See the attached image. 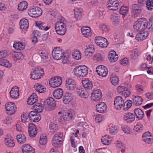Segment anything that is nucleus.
<instances>
[{
	"mask_svg": "<svg viewBox=\"0 0 153 153\" xmlns=\"http://www.w3.org/2000/svg\"><path fill=\"white\" fill-rule=\"evenodd\" d=\"M74 75L79 77H84L88 74V68L83 65L76 66L74 69Z\"/></svg>",
	"mask_w": 153,
	"mask_h": 153,
	"instance_id": "f257e3e1",
	"label": "nucleus"
},
{
	"mask_svg": "<svg viewBox=\"0 0 153 153\" xmlns=\"http://www.w3.org/2000/svg\"><path fill=\"white\" fill-rule=\"evenodd\" d=\"M55 28L57 34L60 35H64L67 30L65 24L61 21H58L56 23Z\"/></svg>",
	"mask_w": 153,
	"mask_h": 153,
	"instance_id": "f03ea898",
	"label": "nucleus"
},
{
	"mask_svg": "<svg viewBox=\"0 0 153 153\" xmlns=\"http://www.w3.org/2000/svg\"><path fill=\"white\" fill-rule=\"evenodd\" d=\"M44 72L42 68L39 67H36L35 69L31 72V77L33 79H37L43 76Z\"/></svg>",
	"mask_w": 153,
	"mask_h": 153,
	"instance_id": "7ed1b4c3",
	"label": "nucleus"
},
{
	"mask_svg": "<svg viewBox=\"0 0 153 153\" xmlns=\"http://www.w3.org/2000/svg\"><path fill=\"white\" fill-rule=\"evenodd\" d=\"M62 134L60 132L57 133L53 137L52 143L53 146L59 147L61 146L63 139Z\"/></svg>",
	"mask_w": 153,
	"mask_h": 153,
	"instance_id": "20e7f679",
	"label": "nucleus"
},
{
	"mask_svg": "<svg viewBox=\"0 0 153 153\" xmlns=\"http://www.w3.org/2000/svg\"><path fill=\"white\" fill-rule=\"evenodd\" d=\"M45 108L47 110L51 111L56 106L55 102L52 97H49L44 102Z\"/></svg>",
	"mask_w": 153,
	"mask_h": 153,
	"instance_id": "39448f33",
	"label": "nucleus"
},
{
	"mask_svg": "<svg viewBox=\"0 0 153 153\" xmlns=\"http://www.w3.org/2000/svg\"><path fill=\"white\" fill-rule=\"evenodd\" d=\"M28 14L32 17H37L42 15V10L39 7H33L28 12Z\"/></svg>",
	"mask_w": 153,
	"mask_h": 153,
	"instance_id": "423d86ee",
	"label": "nucleus"
},
{
	"mask_svg": "<svg viewBox=\"0 0 153 153\" xmlns=\"http://www.w3.org/2000/svg\"><path fill=\"white\" fill-rule=\"evenodd\" d=\"M94 41L97 45L102 48L107 47L108 45V42L107 39L103 37H96Z\"/></svg>",
	"mask_w": 153,
	"mask_h": 153,
	"instance_id": "0eeeda50",
	"label": "nucleus"
},
{
	"mask_svg": "<svg viewBox=\"0 0 153 153\" xmlns=\"http://www.w3.org/2000/svg\"><path fill=\"white\" fill-rule=\"evenodd\" d=\"M65 87L68 90L74 91L76 88L75 81L71 78L67 79L65 81Z\"/></svg>",
	"mask_w": 153,
	"mask_h": 153,
	"instance_id": "6e6552de",
	"label": "nucleus"
},
{
	"mask_svg": "<svg viewBox=\"0 0 153 153\" xmlns=\"http://www.w3.org/2000/svg\"><path fill=\"white\" fill-rule=\"evenodd\" d=\"M62 82V79L60 77H55L52 78L49 82L50 86L53 88H56L59 86Z\"/></svg>",
	"mask_w": 153,
	"mask_h": 153,
	"instance_id": "1a4fd4ad",
	"label": "nucleus"
},
{
	"mask_svg": "<svg viewBox=\"0 0 153 153\" xmlns=\"http://www.w3.org/2000/svg\"><path fill=\"white\" fill-rule=\"evenodd\" d=\"M5 108L7 111V114L9 115H11L16 111V107L15 105L12 102H8L5 105Z\"/></svg>",
	"mask_w": 153,
	"mask_h": 153,
	"instance_id": "9d476101",
	"label": "nucleus"
},
{
	"mask_svg": "<svg viewBox=\"0 0 153 153\" xmlns=\"http://www.w3.org/2000/svg\"><path fill=\"white\" fill-rule=\"evenodd\" d=\"M102 93L100 89H97L93 91L91 94V99L94 101L97 102L99 101L102 97Z\"/></svg>",
	"mask_w": 153,
	"mask_h": 153,
	"instance_id": "9b49d317",
	"label": "nucleus"
},
{
	"mask_svg": "<svg viewBox=\"0 0 153 153\" xmlns=\"http://www.w3.org/2000/svg\"><path fill=\"white\" fill-rule=\"evenodd\" d=\"M96 71L99 75L103 77L106 76L108 72L107 68L103 65L97 66L96 68Z\"/></svg>",
	"mask_w": 153,
	"mask_h": 153,
	"instance_id": "f8f14e48",
	"label": "nucleus"
},
{
	"mask_svg": "<svg viewBox=\"0 0 153 153\" xmlns=\"http://www.w3.org/2000/svg\"><path fill=\"white\" fill-rule=\"evenodd\" d=\"M28 116L31 121L34 122H38L41 119V117L38 113L34 111H30L28 114Z\"/></svg>",
	"mask_w": 153,
	"mask_h": 153,
	"instance_id": "ddd939ff",
	"label": "nucleus"
},
{
	"mask_svg": "<svg viewBox=\"0 0 153 153\" xmlns=\"http://www.w3.org/2000/svg\"><path fill=\"white\" fill-rule=\"evenodd\" d=\"M52 55L54 59L58 60L60 59L62 57L63 54L61 50L56 48L52 51Z\"/></svg>",
	"mask_w": 153,
	"mask_h": 153,
	"instance_id": "4468645a",
	"label": "nucleus"
},
{
	"mask_svg": "<svg viewBox=\"0 0 153 153\" xmlns=\"http://www.w3.org/2000/svg\"><path fill=\"white\" fill-rule=\"evenodd\" d=\"M124 104V101L123 98L120 96L115 98L114 101V107L117 109H120Z\"/></svg>",
	"mask_w": 153,
	"mask_h": 153,
	"instance_id": "2eb2a0df",
	"label": "nucleus"
},
{
	"mask_svg": "<svg viewBox=\"0 0 153 153\" xmlns=\"http://www.w3.org/2000/svg\"><path fill=\"white\" fill-rule=\"evenodd\" d=\"M107 7L111 10H116L119 9L120 6L117 0H109L108 1Z\"/></svg>",
	"mask_w": 153,
	"mask_h": 153,
	"instance_id": "dca6fc26",
	"label": "nucleus"
},
{
	"mask_svg": "<svg viewBox=\"0 0 153 153\" xmlns=\"http://www.w3.org/2000/svg\"><path fill=\"white\" fill-rule=\"evenodd\" d=\"M28 133L30 137H34L37 134V130L36 126L32 123H30L28 126Z\"/></svg>",
	"mask_w": 153,
	"mask_h": 153,
	"instance_id": "f3484780",
	"label": "nucleus"
},
{
	"mask_svg": "<svg viewBox=\"0 0 153 153\" xmlns=\"http://www.w3.org/2000/svg\"><path fill=\"white\" fill-rule=\"evenodd\" d=\"M96 111L100 113H103L105 112L106 110V105L104 102L99 103L96 106Z\"/></svg>",
	"mask_w": 153,
	"mask_h": 153,
	"instance_id": "a211bd4d",
	"label": "nucleus"
},
{
	"mask_svg": "<svg viewBox=\"0 0 153 153\" xmlns=\"http://www.w3.org/2000/svg\"><path fill=\"white\" fill-rule=\"evenodd\" d=\"M94 51V48L92 45H89L85 51V56L89 58L91 57Z\"/></svg>",
	"mask_w": 153,
	"mask_h": 153,
	"instance_id": "6ab92c4d",
	"label": "nucleus"
},
{
	"mask_svg": "<svg viewBox=\"0 0 153 153\" xmlns=\"http://www.w3.org/2000/svg\"><path fill=\"white\" fill-rule=\"evenodd\" d=\"M124 119L127 123H131L134 121L135 117L133 113L128 112L125 114L124 117Z\"/></svg>",
	"mask_w": 153,
	"mask_h": 153,
	"instance_id": "aec40b11",
	"label": "nucleus"
},
{
	"mask_svg": "<svg viewBox=\"0 0 153 153\" xmlns=\"http://www.w3.org/2000/svg\"><path fill=\"white\" fill-rule=\"evenodd\" d=\"M73 97V95L72 94L66 92L64 96L63 101L65 104H68L72 100Z\"/></svg>",
	"mask_w": 153,
	"mask_h": 153,
	"instance_id": "412c9836",
	"label": "nucleus"
},
{
	"mask_svg": "<svg viewBox=\"0 0 153 153\" xmlns=\"http://www.w3.org/2000/svg\"><path fill=\"white\" fill-rule=\"evenodd\" d=\"M23 153H35L34 149L29 145H23L22 147Z\"/></svg>",
	"mask_w": 153,
	"mask_h": 153,
	"instance_id": "4be33fe9",
	"label": "nucleus"
},
{
	"mask_svg": "<svg viewBox=\"0 0 153 153\" xmlns=\"http://www.w3.org/2000/svg\"><path fill=\"white\" fill-rule=\"evenodd\" d=\"M19 89L17 86L13 88L10 91V96L12 98H16L19 96Z\"/></svg>",
	"mask_w": 153,
	"mask_h": 153,
	"instance_id": "5701e85b",
	"label": "nucleus"
},
{
	"mask_svg": "<svg viewBox=\"0 0 153 153\" xmlns=\"http://www.w3.org/2000/svg\"><path fill=\"white\" fill-rule=\"evenodd\" d=\"M108 59L110 61L114 62L117 61L118 59V56L114 51H111L108 55Z\"/></svg>",
	"mask_w": 153,
	"mask_h": 153,
	"instance_id": "b1692460",
	"label": "nucleus"
},
{
	"mask_svg": "<svg viewBox=\"0 0 153 153\" xmlns=\"http://www.w3.org/2000/svg\"><path fill=\"white\" fill-rule=\"evenodd\" d=\"M148 32H144L143 33H137L136 36V39L138 41H142L145 39L149 35Z\"/></svg>",
	"mask_w": 153,
	"mask_h": 153,
	"instance_id": "393cba45",
	"label": "nucleus"
},
{
	"mask_svg": "<svg viewBox=\"0 0 153 153\" xmlns=\"http://www.w3.org/2000/svg\"><path fill=\"white\" fill-rule=\"evenodd\" d=\"M19 24L21 29L26 30L28 27V21L26 19H22L20 21Z\"/></svg>",
	"mask_w": 153,
	"mask_h": 153,
	"instance_id": "a878e982",
	"label": "nucleus"
},
{
	"mask_svg": "<svg viewBox=\"0 0 153 153\" xmlns=\"http://www.w3.org/2000/svg\"><path fill=\"white\" fill-rule=\"evenodd\" d=\"M63 94V90L61 88L55 89L53 92V96L57 99H60Z\"/></svg>",
	"mask_w": 153,
	"mask_h": 153,
	"instance_id": "bb28decb",
	"label": "nucleus"
},
{
	"mask_svg": "<svg viewBox=\"0 0 153 153\" xmlns=\"http://www.w3.org/2000/svg\"><path fill=\"white\" fill-rule=\"evenodd\" d=\"M81 31L84 36L86 37L90 36L92 34L91 29L89 27H82L81 29Z\"/></svg>",
	"mask_w": 153,
	"mask_h": 153,
	"instance_id": "cd10ccee",
	"label": "nucleus"
},
{
	"mask_svg": "<svg viewBox=\"0 0 153 153\" xmlns=\"http://www.w3.org/2000/svg\"><path fill=\"white\" fill-rule=\"evenodd\" d=\"M38 100V97L35 93H33L29 97L27 102V104L32 105L35 103Z\"/></svg>",
	"mask_w": 153,
	"mask_h": 153,
	"instance_id": "c85d7f7f",
	"label": "nucleus"
},
{
	"mask_svg": "<svg viewBox=\"0 0 153 153\" xmlns=\"http://www.w3.org/2000/svg\"><path fill=\"white\" fill-rule=\"evenodd\" d=\"M151 135L149 132H146L143 135L142 139L145 142L149 143L152 141V139L150 138Z\"/></svg>",
	"mask_w": 153,
	"mask_h": 153,
	"instance_id": "c756f323",
	"label": "nucleus"
},
{
	"mask_svg": "<svg viewBox=\"0 0 153 153\" xmlns=\"http://www.w3.org/2000/svg\"><path fill=\"white\" fill-rule=\"evenodd\" d=\"M134 113L136 117L139 120L143 119L144 116L143 112L140 108H136L134 110Z\"/></svg>",
	"mask_w": 153,
	"mask_h": 153,
	"instance_id": "7c9ffc66",
	"label": "nucleus"
},
{
	"mask_svg": "<svg viewBox=\"0 0 153 153\" xmlns=\"http://www.w3.org/2000/svg\"><path fill=\"white\" fill-rule=\"evenodd\" d=\"M34 87L35 89L39 93H43L46 91V88L38 83L35 84Z\"/></svg>",
	"mask_w": 153,
	"mask_h": 153,
	"instance_id": "2f4dec72",
	"label": "nucleus"
},
{
	"mask_svg": "<svg viewBox=\"0 0 153 153\" xmlns=\"http://www.w3.org/2000/svg\"><path fill=\"white\" fill-rule=\"evenodd\" d=\"M82 83L85 88L88 90H90L92 88L93 85L90 81L86 80H83Z\"/></svg>",
	"mask_w": 153,
	"mask_h": 153,
	"instance_id": "473e14b6",
	"label": "nucleus"
},
{
	"mask_svg": "<svg viewBox=\"0 0 153 153\" xmlns=\"http://www.w3.org/2000/svg\"><path fill=\"white\" fill-rule=\"evenodd\" d=\"M120 19L117 13L113 14L111 16V20L114 25H116L119 22Z\"/></svg>",
	"mask_w": 153,
	"mask_h": 153,
	"instance_id": "72a5a7b5",
	"label": "nucleus"
},
{
	"mask_svg": "<svg viewBox=\"0 0 153 153\" xmlns=\"http://www.w3.org/2000/svg\"><path fill=\"white\" fill-rule=\"evenodd\" d=\"M142 99L140 96H139L134 97L133 99V104L135 105H140L142 104Z\"/></svg>",
	"mask_w": 153,
	"mask_h": 153,
	"instance_id": "f704fd0d",
	"label": "nucleus"
},
{
	"mask_svg": "<svg viewBox=\"0 0 153 153\" xmlns=\"http://www.w3.org/2000/svg\"><path fill=\"white\" fill-rule=\"evenodd\" d=\"M16 138L18 142L20 144H23L25 143L26 141V137L23 134H18L16 136Z\"/></svg>",
	"mask_w": 153,
	"mask_h": 153,
	"instance_id": "c9c22d12",
	"label": "nucleus"
},
{
	"mask_svg": "<svg viewBox=\"0 0 153 153\" xmlns=\"http://www.w3.org/2000/svg\"><path fill=\"white\" fill-rule=\"evenodd\" d=\"M33 108L36 112L37 113L41 112L43 110V107L42 106V104L37 103L35 104L33 106Z\"/></svg>",
	"mask_w": 153,
	"mask_h": 153,
	"instance_id": "e433bc0d",
	"label": "nucleus"
},
{
	"mask_svg": "<svg viewBox=\"0 0 153 153\" xmlns=\"http://www.w3.org/2000/svg\"><path fill=\"white\" fill-rule=\"evenodd\" d=\"M25 46V45L23 44L22 43H20L19 42H15L13 45V48L16 50H23L24 49Z\"/></svg>",
	"mask_w": 153,
	"mask_h": 153,
	"instance_id": "4c0bfd02",
	"label": "nucleus"
},
{
	"mask_svg": "<svg viewBox=\"0 0 153 153\" xmlns=\"http://www.w3.org/2000/svg\"><path fill=\"white\" fill-rule=\"evenodd\" d=\"M28 4L26 1H22L20 3L18 6V9L20 11H23L27 8Z\"/></svg>",
	"mask_w": 153,
	"mask_h": 153,
	"instance_id": "58836bf2",
	"label": "nucleus"
},
{
	"mask_svg": "<svg viewBox=\"0 0 153 153\" xmlns=\"http://www.w3.org/2000/svg\"><path fill=\"white\" fill-rule=\"evenodd\" d=\"M110 79L112 85H117L118 83L119 79L117 76L112 75L110 77Z\"/></svg>",
	"mask_w": 153,
	"mask_h": 153,
	"instance_id": "ea45409f",
	"label": "nucleus"
},
{
	"mask_svg": "<svg viewBox=\"0 0 153 153\" xmlns=\"http://www.w3.org/2000/svg\"><path fill=\"white\" fill-rule=\"evenodd\" d=\"M49 128L51 133H53L57 131L58 128L56 124L53 122H51L49 125Z\"/></svg>",
	"mask_w": 153,
	"mask_h": 153,
	"instance_id": "a19ab883",
	"label": "nucleus"
},
{
	"mask_svg": "<svg viewBox=\"0 0 153 153\" xmlns=\"http://www.w3.org/2000/svg\"><path fill=\"white\" fill-rule=\"evenodd\" d=\"M108 139V136L105 135L102 137L101 140V141L104 145H108L111 143V140Z\"/></svg>",
	"mask_w": 153,
	"mask_h": 153,
	"instance_id": "79ce46f5",
	"label": "nucleus"
},
{
	"mask_svg": "<svg viewBox=\"0 0 153 153\" xmlns=\"http://www.w3.org/2000/svg\"><path fill=\"white\" fill-rule=\"evenodd\" d=\"M81 9L76 8L74 10L75 17L77 20L80 19L82 16Z\"/></svg>",
	"mask_w": 153,
	"mask_h": 153,
	"instance_id": "37998d69",
	"label": "nucleus"
},
{
	"mask_svg": "<svg viewBox=\"0 0 153 153\" xmlns=\"http://www.w3.org/2000/svg\"><path fill=\"white\" fill-rule=\"evenodd\" d=\"M0 65L7 68L10 67L11 64L6 59L0 60Z\"/></svg>",
	"mask_w": 153,
	"mask_h": 153,
	"instance_id": "c03bdc74",
	"label": "nucleus"
},
{
	"mask_svg": "<svg viewBox=\"0 0 153 153\" xmlns=\"http://www.w3.org/2000/svg\"><path fill=\"white\" fill-rule=\"evenodd\" d=\"M140 54V52L139 51L135 50L131 52L130 54V58L131 59H135L137 58L138 55Z\"/></svg>",
	"mask_w": 153,
	"mask_h": 153,
	"instance_id": "a18cd8bd",
	"label": "nucleus"
},
{
	"mask_svg": "<svg viewBox=\"0 0 153 153\" xmlns=\"http://www.w3.org/2000/svg\"><path fill=\"white\" fill-rule=\"evenodd\" d=\"M140 21H141V19H139L134 23L133 28L134 30L140 31Z\"/></svg>",
	"mask_w": 153,
	"mask_h": 153,
	"instance_id": "49530a36",
	"label": "nucleus"
},
{
	"mask_svg": "<svg viewBox=\"0 0 153 153\" xmlns=\"http://www.w3.org/2000/svg\"><path fill=\"white\" fill-rule=\"evenodd\" d=\"M148 25V23L147 21H143L141 19L140 21V31L144 30L147 27Z\"/></svg>",
	"mask_w": 153,
	"mask_h": 153,
	"instance_id": "de8ad7c7",
	"label": "nucleus"
},
{
	"mask_svg": "<svg viewBox=\"0 0 153 153\" xmlns=\"http://www.w3.org/2000/svg\"><path fill=\"white\" fill-rule=\"evenodd\" d=\"M146 3L147 9L152 10L153 9V0H147Z\"/></svg>",
	"mask_w": 153,
	"mask_h": 153,
	"instance_id": "09e8293b",
	"label": "nucleus"
},
{
	"mask_svg": "<svg viewBox=\"0 0 153 153\" xmlns=\"http://www.w3.org/2000/svg\"><path fill=\"white\" fill-rule=\"evenodd\" d=\"M5 144L6 145L10 147H13L15 146L13 141L9 138L5 139Z\"/></svg>",
	"mask_w": 153,
	"mask_h": 153,
	"instance_id": "8fccbe9b",
	"label": "nucleus"
},
{
	"mask_svg": "<svg viewBox=\"0 0 153 153\" xmlns=\"http://www.w3.org/2000/svg\"><path fill=\"white\" fill-rule=\"evenodd\" d=\"M132 102L130 100H127L124 103V109L125 110H128L132 105Z\"/></svg>",
	"mask_w": 153,
	"mask_h": 153,
	"instance_id": "3c124183",
	"label": "nucleus"
},
{
	"mask_svg": "<svg viewBox=\"0 0 153 153\" xmlns=\"http://www.w3.org/2000/svg\"><path fill=\"white\" fill-rule=\"evenodd\" d=\"M128 8L127 7L122 6L120 8V12L123 16H124L128 12Z\"/></svg>",
	"mask_w": 153,
	"mask_h": 153,
	"instance_id": "603ef678",
	"label": "nucleus"
},
{
	"mask_svg": "<svg viewBox=\"0 0 153 153\" xmlns=\"http://www.w3.org/2000/svg\"><path fill=\"white\" fill-rule=\"evenodd\" d=\"M13 58L14 60H15L22 59L23 58V55L20 52L16 53L14 55Z\"/></svg>",
	"mask_w": 153,
	"mask_h": 153,
	"instance_id": "864d4df0",
	"label": "nucleus"
},
{
	"mask_svg": "<svg viewBox=\"0 0 153 153\" xmlns=\"http://www.w3.org/2000/svg\"><path fill=\"white\" fill-rule=\"evenodd\" d=\"M46 137L44 135H41L39 140V143L41 145H45L47 143Z\"/></svg>",
	"mask_w": 153,
	"mask_h": 153,
	"instance_id": "5fc2aeb1",
	"label": "nucleus"
},
{
	"mask_svg": "<svg viewBox=\"0 0 153 153\" xmlns=\"http://www.w3.org/2000/svg\"><path fill=\"white\" fill-rule=\"evenodd\" d=\"M73 58L78 60L81 58V53L79 51H76L72 54Z\"/></svg>",
	"mask_w": 153,
	"mask_h": 153,
	"instance_id": "6e6d98bb",
	"label": "nucleus"
},
{
	"mask_svg": "<svg viewBox=\"0 0 153 153\" xmlns=\"http://www.w3.org/2000/svg\"><path fill=\"white\" fill-rule=\"evenodd\" d=\"M94 57L95 58L94 59L98 61H101L103 60V56L100 53L95 54Z\"/></svg>",
	"mask_w": 153,
	"mask_h": 153,
	"instance_id": "4d7b16f0",
	"label": "nucleus"
},
{
	"mask_svg": "<svg viewBox=\"0 0 153 153\" xmlns=\"http://www.w3.org/2000/svg\"><path fill=\"white\" fill-rule=\"evenodd\" d=\"M41 58L43 59H46L48 55V52L45 51H42L39 54Z\"/></svg>",
	"mask_w": 153,
	"mask_h": 153,
	"instance_id": "13d9d810",
	"label": "nucleus"
},
{
	"mask_svg": "<svg viewBox=\"0 0 153 153\" xmlns=\"http://www.w3.org/2000/svg\"><path fill=\"white\" fill-rule=\"evenodd\" d=\"M149 23L150 25L151 26L149 27L148 28V30L149 31H153V16H151L149 20Z\"/></svg>",
	"mask_w": 153,
	"mask_h": 153,
	"instance_id": "bf43d9fd",
	"label": "nucleus"
},
{
	"mask_svg": "<svg viewBox=\"0 0 153 153\" xmlns=\"http://www.w3.org/2000/svg\"><path fill=\"white\" fill-rule=\"evenodd\" d=\"M126 90L127 88L123 86H119L117 88V92L121 95L124 92L125 90Z\"/></svg>",
	"mask_w": 153,
	"mask_h": 153,
	"instance_id": "052dcab7",
	"label": "nucleus"
},
{
	"mask_svg": "<svg viewBox=\"0 0 153 153\" xmlns=\"http://www.w3.org/2000/svg\"><path fill=\"white\" fill-rule=\"evenodd\" d=\"M8 56V54L6 51H0V59H2L5 58Z\"/></svg>",
	"mask_w": 153,
	"mask_h": 153,
	"instance_id": "680f3d73",
	"label": "nucleus"
},
{
	"mask_svg": "<svg viewBox=\"0 0 153 153\" xmlns=\"http://www.w3.org/2000/svg\"><path fill=\"white\" fill-rule=\"evenodd\" d=\"M131 92L129 89L127 88V89L124 90V92L121 95H122L124 96L125 97H127L129 96L130 95Z\"/></svg>",
	"mask_w": 153,
	"mask_h": 153,
	"instance_id": "e2e57ef3",
	"label": "nucleus"
},
{
	"mask_svg": "<svg viewBox=\"0 0 153 153\" xmlns=\"http://www.w3.org/2000/svg\"><path fill=\"white\" fill-rule=\"evenodd\" d=\"M62 59V62L63 63L65 64L67 63L68 62V55L66 56L63 54Z\"/></svg>",
	"mask_w": 153,
	"mask_h": 153,
	"instance_id": "0e129e2a",
	"label": "nucleus"
},
{
	"mask_svg": "<svg viewBox=\"0 0 153 153\" xmlns=\"http://www.w3.org/2000/svg\"><path fill=\"white\" fill-rule=\"evenodd\" d=\"M95 121L96 123H100L101 122L102 119V116L101 114H97L95 118Z\"/></svg>",
	"mask_w": 153,
	"mask_h": 153,
	"instance_id": "69168bd1",
	"label": "nucleus"
},
{
	"mask_svg": "<svg viewBox=\"0 0 153 153\" xmlns=\"http://www.w3.org/2000/svg\"><path fill=\"white\" fill-rule=\"evenodd\" d=\"M28 117L27 114L26 113L23 114L22 115H21V118L22 121L24 123H25L27 120Z\"/></svg>",
	"mask_w": 153,
	"mask_h": 153,
	"instance_id": "338daca9",
	"label": "nucleus"
},
{
	"mask_svg": "<svg viewBox=\"0 0 153 153\" xmlns=\"http://www.w3.org/2000/svg\"><path fill=\"white\" fill-rule=\"evenodd\" d=\"M88 95L87 91L83 90L79 96L82 98H86L88 97Z\"/></svg>",
	"mask_w": 153,
	"mask_h": 153,
	"instance_id": "774afa93",
	"label": "nucleus"
}]
</instances>
